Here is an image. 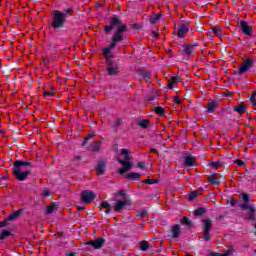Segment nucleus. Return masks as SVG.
Masks as SVG:
<instances>
[{
  "label": "nucleus",
  "mask_w": 256,
  "mask_h": 256,
  "mask_svg": "<svg viewBox=\"0 0 256 256\" xmlns=\"http://www.w3.org/2000/svg\"><path fill=\"white\" fill-rule=\"evenodd\" d=\"M113 29H116L112 36V42L109 46L105 47L102 51L103 55L106 57H110L113 59V56H111V51L117 47V43H121V41H124L125 39V31L127 30V27L123 25V22L121 21V18L119 16H113L110 19V24L104 26V32L109 35Z\"/></svg>",
  "instance_id": "f257e3e1"
},
{
  "label": "nucleus",
  "mask_w": 256,
  "mask_h": 256,
  "mask_svg": "<svg viewBox=\"0 0 256 256\" xmlns=\"http://www.w3.org/2000/svg\"><path fill=\"white\" fill-rule=\"evenodd\" d=\"M71 8H64L63 11L61 10H53L52 11V19L50 21L51 27L54 29V31H59L65 27V24L67 23V18L71 14Z\"/></svg>",
  "instance_id": "f03ea898"
},
{
  "label": "nucleus",
  "mask_w": 256,
  "mask_h": 256,
  "mask_svg": "<svg viewBox=\"0 0 256 256\" xmlns=\"http://www.w3.org/2000/svg\"><path fill=\"white\" fill-rule=\"evenodd\" d=\"M13 175L18 181H26L31 175V162L23 160L14 162Z\"/></svg>",
  "instance_id": "7ed1b4c3"
},
{
  "label": "nucleus",
  "mask_w": 256,
  "mask_h": 256,
  "mask_svg": "<svg viewBox=\"0 0 256 256\" xmlns=\"http://www.w3.org/2000/svg\"><path fill=\"white\" fill-rule=\"evenodd\" d=\"M120 153L123 156V159H118V162L122 165V167L119 168V174L123 175L124 173H127V171H131L133 168V162H131L132 156L129 150L122 149Z\"/></svg>",
  "instance_id": "20e7f679"
},
{
  "label": "nucleus",
  "mask_w": 256,
  "mask_h": 256,
  "mask_svg": "<svg viewBox=\"0 0 256 256\" xmlns=\"http://www.w3.org/2000/svg\"><path fill=\"white\" fill-rule=\"evenodd\" d=\"M255 60L253 58H248L246 61L240 65L238 71H236V75H245L249 69H252Z\"/></svg>",
  "instance_id": "39448f33"
},
{
  "label": "nucleus",
  "mask_w": 256,
  "mask_h": 256,
  "mask_svg": "<svg viewBox=\"0 0 256 256\" xmlns=\"http://www.w3.org/2000/svg\"><path fill=\"white\" fill-rule=\"evenodd\" d=\"M133 203L131 202V199L129 198H124L123 200H116V203L113 207V210L116 211L117 213L123 211L125 207H131Z\"/></svg>",
  "instance_id": "423d86ee"
},
{
  "label": "nucleus",
  "mask_w": 256,
  "mask_h": 256,
  "mask_svg": "<svg viewBox=\"0 0 256 256\" xmlns=\"http://www.w3.org/2000/svg\"><path fill=\"white\" fill-rule=\"evenodd\" d=\"M106 64H107V71L108 74L110 75H117L119 72V64H117L115 61H113V58L107 57L106 59Z\"/></svg>",
  "instance_id": "0eeeda50"
},
{
  "label": "nucleus",
  "mask_w": 256,
  "mask_h": 256,
  "mask_svg": "<svg viewBox=\"0 0 256 256\" xmlns=\"http://www.w3.org/2000/svg\"><path fill=\"white\" fill-rule=\"evenodd\" d=\"M203 229H204V239L205 241H211L210 233H211V227H213V222H211V219H205L203 220Z\"/></svg>",
  "instance_id": "6e6552de"
},
{
  "label": "nucleus",
  "mask_w": 256,
  "mask_h": 256,
  "mask_svg": "<svg viewBox=\"0 0 256 256\" xmlns=\"http://www.w3.org/2000/svg\"><path fill=\"white\" fill-rule=\"evenodd\" d=\"M240 29L246 37H251V35H253V26H251L247 21H240Z\"/></svg>",
  "instance_id": "1a4fd4ad"
},
{
  "label": "nucleus",
  "mask_w": 256,
  "mask_h": 256,
  "mask_svg": "<svg viewBox=\"0 0 256 256\" xmlns=\"http://www.w3.org/2000/svg\"><path fill=\"white\" fill-rule=\"evenodd\" d=\"M198 45V43H193L182 46L183 55H186L187 57H189V55H193V53H195V47H198Z\"/></svg>",
  "instance_id": "9d476101"
},
{
  "label": "nucleus",
  "mask_w": 256,
  "mask_h": 256,
  "mask_svg": "<svg viewBox=\"0 0 256 256\" xmlns=\"http://www.w3.org/2000/svg\"><path fill=\"white\" fill-rule=\"evenodd\" d=\"M105 171H107V160L98 161L96 165L97 175H105Z\"/></svg>",
  "instance_id": "9b49d317"
},
{
  "label": "nucleus",
  "mask_w": 256,
  "mask_h": 256,
  "mask_svg": "<svg viewBox=\"0 0 256 256\" xmlns=\"http://www.w3.org/2000/svg\"><path fill=\"white\" fill-rule=\"evenodd\" d=\"M86 245L93 247V249H101V247L105 245V239L96 238L95 240H91L90 242H87Z\"/></svg>",
  "instance_id": "f8f14e48"
},
{
  "label": "nucleus",
  "mask_w": 256,
  "mask_h": 256,
  "mask_svg": "<svg viewBox=\"0 0 256 256\" xmlns=\"http://www.w3.org/2000/svg\"><path fill=\"white\" fill-rule=\"evenodd\" d=\"M181 235V226L180 225H174L172 226L168 237H172V239H179Z\"/></svg>",
  "instance_id": "ddd939ff"
},
{
  "label": "nucleus",
  "mask_w": 256,
  "mask_h": 256,
  "mask_svg": "<svg viewBox=\"0 0 256 256\" xmlns=\"http://www.w3.org/2000/svg\"><path fill=\"white\" fill-rule=\"evenodd\" d=\"M81 199L83 203H91L95 199V193L93 191H84L82 192Z\"/></svg>",
  "instance_id": "4468645a"
},
{
  "label": "nucleus",
  "mask_w": 256,
  "mask_h": 256,
  "mask_svg": "<svg viewBox=\"0 0 256 256\" xmlns=\"http://www.w3.org/2000/svg\"><path fill=\"white\" fill-rule=\"evenodd\" d=\"M189 33V23H183L178 28V37H185Z\"/></svg>",
  "instance_id": "2eb2a0df"
},
{
  "label": "nucleus",
  "mask_w": 256,
  "mask_h": 256,
  "mask_svg": "<svg viewBox=\"0 0 256 256\" xmlns=\"http://www.w3.org/2000/svg\"><path fill=\"white\" fill-rule=\"evenodd\" d=\"M219 106V102L212 100L208 102V105L205 107L207 113H214L215 109Z\"/></svg>",
  "instance_id": "dca6fc26"
},
{
  "label": "nucleus",
  "mask_w": 256,
  "mask_h": 256,
  "mask_svg": "<svg viewBox=\"0 0 256 256\" xmlns=\"http://www.w3.org/2000/svg\"><path fill=\"white\" fill-rule=\"evenodd\" d=\"M196 163V159L193 156H186L184 157V165H186V167H193Z\"/></svg>",
  "instance_id": "f3484780"
},
{
  "label": "nucleus",
  "mask_w": 256,
  "mask_h": 256,
  "mask_svg": "<svg viewBox=\"0 0 256 256\" xmlns=\"http://www.w3.org/2000/svg\"><path fill=\"white\" fill-rule=\"evenodd\" d=\"M100 207H102V209H106V211H105L106 215H109V213H111V211H113V207L107 201L102 202L100 204Z\"/></svg>",
  "instance_id": "a211bd4d"
},
{
  "label": "nucleus",
  "mask_w": 256,
  "mask_h": 256,
  "mask_svg": "<svg viewBox=\"0 0 256 256\" xmlns=\"http://www.w3.org/2000/svg\"><path fill=\"white\" fill-rule=\"evenodd\" d=\"M126 179H129L130 181H135L137 179H139V177H141V174L137 173V172H133V173H128L125 175Z\"/></svg>",
  "instance_id": "6ab92c4d"
},
{
  "label": "nucleus",
  "mask_w": 256,
  "mask_h": 256,
  "mask_svg": "<svg viewBox=\"0 0 256 256\" xmlns=\"http://www.w3.org/2000/svg\"><path fill=\"white\" fill-rule=\"evenodd\" d=\"M21 213H23V209L15 211L8 216L7 221H14V219H17L21 215Z\"/></svg>",
  "instance_id": "aec40b11"
},
{
  "label": "nucleus",
  "mask_w": 256,
  "mask_h": 256,
  "mask_svg": "<svg viewBox=\"0 0 256 256\" xmlns=\"http://www.w3.org/2000/svg\"><path fill=\"white\" fill-rule=\"evenodd\" d=\"M246 109L247 108L245 107V105H243V103H240L236 107H234V111H236V113H239V114L245 113Z\"/></svg>",
  "instance_id": "412c9836"
},
{
  "label": "nucleus",
  "mask_w": 256,
  "mask_h": 256,
  "mask_svg": "<svg viewBox=\"0 0 256 256\" xmlns=\"http://www.w3.org/2000/svg\"><path fill=\"white\" fill-rule=\"evenodd\" d=\"M56 211L57 205L53 204L46 209V215H53V213H56Z\"/></svg>",
  "instance_id": "4be33fe9"
},
{
  "label": "nucleus",
  "mask_w": 256,
  "mask_h": 256,
  "mask_svg": "<svg viewBox=\"0 0 256 256\" xmlns=\"http://www.w3.org/2000/svg\"><path fill=\"white\" fill-rule=\"evenodd\" d=\"M101 149V141L94 142L91 146V151L97 152Z\"/></svg>",
  "instance_id": "5701e85b"
},
{
  "label": "nucleus",
  "mask_w": 256,
  "mask_h": 256,
  "mask_svg": "<svg viewBox=\"0 0 256 256\" xmlns=\"http://www.w3.org/2000/svg\"><path fill=\"white\" fill-rule=\"evenodd\" d=\"M212 31H213L214 35H216V37H221V35L223 34V31H222L221 27H219V26L213 27Z\"/></svg>",
  "instance_id": "b1692460"
},
{
  "label": "nucleus",
  "mask_w": 256,
  "mask_h": 256,
  "mask_svg": "<svg viewBox=\"0 0 256 256\" xmlns=\"http://www.w3.org/2000/svg\"><path fill=\"white\" fill-rule=\"evenodd\" d=\"M149 249V242L143 240L140 242V251H147Z\"/></svg>",
  "instance_id": "393cba45"
},
{
  "label": "nucleus",
  "mask_w": 256,
  "mask_h": 256,
  "mask_svg": "<svg viewBox=\"0 0 256 256\" xmlns=\"http://www.w3.org/2000/svg\"><path fill=\"white\" fill-rule=\"evenodd\" d=\"M159 19H161V13H159V14H154V15L151 17L150 21H151V23L155 24V23H157V21H159Z\"/></svg>",
  "instance_id": "a878e982"
},
{
  "label": "nucleus",
  "mask_w": 256,
  "mask_h": 256,
  "mask_svg": "<svg viewBox=\"0 0 256 256\" xmlns=\"http://www.w3.org/2000/svg\"><path fill=\"white\" fill-rule=\"evenodd\" d=\"M138 219H143V217H147V210L143 209L137 212Z\"/></svg>",
  "instance_id": "bb28decb"
},
{
  "label": "nucleus",
  "mask_w": 256,
  "mask_h": 256,
  "mask_svg": "<svg viewBox=\"0 0 256 256\" xmlns=\"http://www.w3.org/2000/svg\"><path fill=\"white\" fill-rule=\"evenodd\" d=\"M9 235H11V232L9 230H4L1 234H0V239H6L7 237H9Z\"/></svg>",
  "instance_id": "cd10ccee"
},
{
  "label": "nucleus",
  "mask_w": 256,
  "mask_h": 256,
  "mask_svg": "<svg viewBox=\"0 0 256 256\" xmlns=\"http://www.w3.org/2000/svg\"><path fill=\"white\" fill-rule=\"evenodd\" d=\"M140 127H142L143 129H147V127H149V120H141L139 122Z\"/></svg>",
  "instance_id": "c85d7f7f"
},
{
  "label": "nucleus",
  "mask_w": 256,
  "mask_h": 256,
  "mask_svg": "<svg viewBox=\"0 0 256 256\" xmlns=\"http://www.w3.org/2000/svg\"><path fill=\"white\" fill-rule=\"evenodd\" d=\"M209 182L212 183L213 185H219V179L215 176H210Z\"/></svg>",
  "instance_id": "c756f323"
},
{
  "label": "nucleus",
  "mask_w": 256,
  "mask_h": 256,
  "mask_svg": "<svg viewBox=\"0 0 256 256\" xmlns=\"http://www.w3.org/2000/svg\"><path fill=\"white\" fill-rule=\"evenodd\" d=\"M194 199H197V192H192L188 195V201H193Z\"/></svg>",
  "instance_id": "7c9ffc66"
},
{
  "label": "nucleus",
  "mask_w": 256,
  "mask_h": 256,
  "mask_svg": "<svg viewBox=\"0 0 256 256\" xmlns=\"http://www.w3.org/2000/svg\"><path fill=\"white\" fill-rule=\"evenodd\" d=\"M248 218L251 220L255 219V208L250 207V214H249Z\"/></svg>",
  "instance_id": "2f4dec72"
},
{
  "label": "nucleus",
  "mask_w": 256,
  "mask_h": 256,
  "mask_svg": "<svg viewBox=\"0 0 256 256\" xmlns=\"http://www.w3.org/2000/svg\"><path fill=\"white\" fill-rule=\"evenodd\" d=\"M250 103L253 105V106H256V92H254L252 94V96L250 97Z\"/></svg>",
  "instance_id": "473e14b6"
},
{
  "label": "nucleus",
  "mask_w": 256,
  "mask_h": 256,
  "mask_svg": "<svg viewBox=\"0 0 256 256\" xmlns=\"http://www.w3.org/2000/svg\"><path fill=\"white\" fill-rule=\"evenodd\" d=\"M195 215L199 216V215H203L205 213V208H198L197 210H195Z\"/></svg>",
  "instance_id": "72a5a7b5"
},
{
  "label": "nucleus",
  "mask_w": 256,
  "mask_h": 256,
  "mask_svg": "<svg viewBox=\"0 0 256 256\" xmlns=\"http://www.w3.org/2000/svg\"><path fill=\"white\" fill-rule=\"evenodd\" d=\"M184 225H187L188 227H191V220L187 217L183 218Z\"/></svg>",
  "instance_id": "f704fd0d"
},
{
  "label": "nucleus",
  "mask_w": 256,
  "mask_h": 256,
  "mask_svg": "<svg viewBox=\"0 0 256 256\" xmlns=\"http://www.w3.org/2000/svg\"><path fill=\"white\" fill-rule=\"evenodd\" d=\"M170 81H172V83H179V81H181V77L174 76L170 79Z\"/></svg>",
  "instance_id": "c9c22d12"
},
{
  "label": "nucleus",
  "mask_w": 256,
  "mask_h": 256,
  "mask_svg": "<svg viewBox=\"0 0 256 256\" xmlns=\"http://www.w3.org/2000/svg\"><path fill=\"white\" fill-rule=\"evenodd\" d=\"M211 165L214 169H217L218 167H221V161L212 162Z\"/></svg>",
  "instance_id": "e433bc0d"
},
{
  "label": "nucleus",
  "mask_w": 256,
  "mask_h": 256,
  "mask_svg": "<svg viewBox=\"0 0 256 256\" xmlns=\"http://www.w3.org/2000/svg\"><path fill=\"white\" fill-rule=\"evenodd\" d=\"M144 183H147L148 185H154V183H157V180L155 179H147L144 181Z\"/></svg>",
  "instance_id": "4c0bfd02"
},
{
  "label": "nucleus",
  "mask_w": 256,
  "mask_h": 256,
  "mask_svg": "<svg viewBox=\"0 0 256 256\" xmlns=\"http://www.w3.org/2000/svg\"><path fill=\"white\" fill-rule=\"evenodd\" d=\"M249 197H251V195H249V194H242V201L243 202H249Z\"/></svg>",
  "instance_id": "58836bf2"
},
{
  "label": "nucleus",
  "mask_w": 256,
  "mask_h": 256,
  "mask_svg": "<svg viewBox=\"0 0 256 256\" xmlns=\"http://www.w3.org/2000/svg\"><path fill=\"white\" fill-rule=\"evenodd\" d=\"M242 209H251L253 206H249V202H243L241 205Z\"/></svg>",
  "instance_id": "ea45409f"
},
{
  "label": "nucleus",
  "mask_w": 256,
  "mask_h": 256,
  "mask_svg": "<svg viewBox=\"0 0 256 256\" xmlns=\"http://www.w3.org/2000/svg\"><path fill=\"white\" fill-rule=\"evenodd\" d=\"M156 113H158L159 115H163V113H165V111L163 110V108L157 107L156 108Z\"/></svg>",
  "instance_id": "a19ab883"
},
{
  "label": "nucleus",
  "mask_w": 256,
  "mask_h": 256,
  "mask_svg": "<svg viewBox=\"0 0 256 256\" xmlns=\"http://www.w3.org/2000/svg\"><path fill=\"white\" fill-rule=\"evenodd\" d=\"M138 167L139 169H145V162H139Z\"/></svg>",
  "instance_id": "79ce46f5"
},
{
  "label": "nucleus",
  "mask_w": 256,
  "mask_h": 256,
  "mask_svg": "<svg viewBox=\"0 0 256 256\" xmlns=\"http://www.w3.org/2000/svg\"><path fill=\"white\" fill-rule=\"evenodd\" d=\"M43 195L44 197H49V195H51V192L49 190H44Z\"/></svg>",
  "instance_id": "37998d69"
},
{
  "label": "nucleus",
  "mask_w": 256,
  "mask_h": 256,
  "mask_svg": "<svg viewBox=\"0 0 256 256\" xmlns=\"http://www.w3.org/2000/svg\"><path fill=\"white\" fill-rule=\"evenodd\" d=\"M173 84H175V83L172 82L171 80H169V82H168V88H169V89H173Z\"/></svg>",
  "instance_id": "c03bdc74"
},
{
  "label": "nucleus",
  "mask_w": 256,
  "mask_h": 256,
  "mask_svg": "<svg viewBox=\"0 0 256 256\" xmlns=\"http://www.w3.org/2000/svg\"><path fill=\"white\" fill-rule=\"evenodd\" d=\"M44 95H47L48 97H53V92H45Z\"/></svg>",
  "instance_id": "a18cd8bd"
},
{
  "label": "nucleus",
  "mask_w": 256,
  "mask_h": 256,
  "mask_svg": "<svg viewBox=\"0 0 256 256\" xmlns=\"http://www.w3.org/2000/svg\"><path fill=\"white\" fill-rule=\"evenodd\" d=\"M121 123V120L120 119H117L116 121H115V127H119V124Z\"/></svg>",
  "instance_id": "49530a36"
},
{
  "label": "nucleus",
  "mask_w": 256,
  "mask_h": 256,
  "mask_svg": "<svg viewBox=\"0 0 256 256\" xmlns=\"http://www.w3.org/2000/svg\"><path fill=\"white\" fill-rule=\"evenodd\" d=\"M237 163H238V165H240V166L245 165V162H243L242 160H238Z\"/></svg>",
  "instance_id": "de8ad7c7"
},
{
  "label": "nucleus",
  "mask_w": 256,
  "mask_h": 256,
  "mask_svg": "<svg viewBox=\"0 0 256 256\" xmlns=\"http://www.w3.org/2000/svg\"><path fill=\"white\" fill-rule=\"evenodd\" d=\"M118 195L124 196V195H125V192H124L123 190H119V191H118Z\"/></svg>",
  "instance_id": "09e8293b"
},
{
  "label": "nucleus",
  "mask_w": 256,
  "mask_h": 256,
  "mask_svg": "<svg viewBox=\"0 0 256 256\" xmlns=\"http://www.w3.org/2000/svg\"><path fill=\"white\" fill-rule=\"evenodd\" d=\"M66 256H75V252H67Z\"/></svg>",
  "instance_id": "8fccbe9b"
},
{
  "label": "nucleus",
  "mask_w": 256,
  "mask_h": 256,
  "mask_svg": "<svg viewBox=\"0 0 256 256\" xmlns=\"http://www.w3.org/2000/svg\"><path fill=\"white\" fill-rule=\"evenodd\" d=\"M93 137H95V135H93V134H89V135H88V137H87L86 139L89 141V139H93Z\"/></svg>",
  "instance_id": "3c124183"
},
{
  "label": "nucleus",
  "mask_w": 256,
  "mask_h": 256,
  "mask_svg": "<svg viewBox=\"0 0 256 256\" xmlns=\"http://www.w3.org/2000/svg\"><path fill=\"white\" fill-rule=\"evenodd\" d=\"M145 79H146V81H149L151 79V75L146 74Z\"/></svg>",
  "instance_id": "603ef678"
},
{
  "label": "nucleus",
  "mask_w": 256,
  "mask_h": 256,
  "mask_svg": "<svg viewBox=\"0 0 256 256\" xmlns=\"http://www.w3.org/2000/svg\"><path fill=\"white\" fill-rule=\"evenodd\" d=\"M81 156H76L75 158H74V161H81Z\"/></svg>",
  "instance_id": "864d4df0"
},
{
  "label": "nucleus",
  "mask_w": 256,
  "mask_h": 256,
  "mask_svg": "<svg viewBox=\"0 0 256 256\" xmlns=\"http://www.w3.org/2000/svg\"><path fill=\"white\" fill-rule=\"evenodd\" d=\"M87 141H89V140H87V138L83 141V143H82V147H85V145H87Z\"/></svg>",
  "instance_id": "5fc2aeb1"
},
{
  "label": "nucleus",
  "mask_w": 256,
  "mask_h": 256,
  "mask_svg": "<svg viewBox=\"0 0 256 256\" xmlns=\"http://www.w3.org/2000/svg\"><path fill=\"white\" fill-rule=\"evenodd\" d=\"M150 152H152V153H157V149L151 148Z\"/></svg>",
  "instance_id": "6e6d98bb"
},
{
  "label": "nucleus",
  "mask_w": 256,
  "mask_h": 256,
  "mask_svg": "<svg viewBox=\"0 0 256 256\" xmlns=\"http://www.w3.org/2000/svg\"><path fill=\"white\" fill-rule=\"evenodd\" d=\"M231 205L234 207V205H237V202H235V200H232Z\"/></svg>",
  "instance_id": "4d7b16f0"
},
{
  "label": "nucleus",
  "mask_w": 256,
  "mask_h": 256,
  "mask_svg": "<svg viewBox=\"0 0 256 256\" xmlns=\"http://www.w3.org/2000/svg\"><path fill=\"white\" fill-rule=\"evenodd\" d=\"M155 97H156V96H150V97L148 98V100L153 101V99H155Z\"/></svg>",
  "instance_id": "13d9d810"
},
{
  "label": "nucleus",
  "mask_w": 256,
  "mask_h": 256,
  "mask_svg": "<svg viewBox=\"0 0 256 256\" xmlns=\"http://www.w3.org/2000/svg\"><path fill=\"white\" fill-rule=\"evenodd\" d=\"M1 227H5V222H1V223H0V228H1Z\"/></svg>",
  "instance_id": "bf43d9fd"
},
{
  "label": "nucleus",
  "mask_w": 256,
  "mask_h": 256,
  "mask_svg": "<svg viewBox=\"0 0 256 256\" xmlns=\"http://www.w3.org/2000/svg\"><path fill=\"white\" fill-rule=\"evenodd\" d=\"M176 103H181V100H179V98L176 99Z\"/></svg>",
  "instance_id": "052dcab7"
},
{
  "label": "nucleus",
  "mask_w": 256,
  "mask_h": 256,
  "mask_svg": "<svg viewBox=\"0 0 256 256\" xmlns=\"http://www.w3.org/2000/svg\"><path fill=\"white\" fill-rule=\"evenodd\" d=\"M79 209H80V210H83V209H85V207L82 206V207H79Z\"/></svg>",
  "instance_id": "680f3d73"
}]
</instances>
